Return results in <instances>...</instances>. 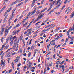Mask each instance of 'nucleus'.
Segmentation results:
<instances>
[{"label": "nucleus", "mask_w": 74, "mask_h": 74, "mask_svg": "<svg viewBox=\"0 0 74 74\" xmlns=\"http://www.w3.org/2000/svg\"><path fill=\"white\" fill-rule=\"evenodd\" d=\"M5 24H3L1 27L2 29L0 32V36H1L3 35V33H4V27L5 26Z\"/></svg>", "instance_id": "1"}, {"label": "nucleus", "mask_w": 74, "mask_h": 74, "mask_svg": "<svg viewBox=\"0 0 74 74\" xmlns=\"http://www.w3.org/2000/svg\"><path fill=\"white\" fill-rule=\"evenodd\" d=\"M3 66L2 67V69L4 68V67L5 66V62L4 61V62H3L2 60L1 61V65H0V66L1 67L2 66Z\"/></svg>", "instance_id": "2"}, {"label": "nucleus", "mask_w": 74, "mask_h": 74, "mask_svg": "<svg viewBox=\"0 0 74 74\" xmlns=\"http://www.w3.org/2000/svg\"><path fill=\"white\" fill-rule=\"evenodd\" d=\"M16 8H14L13 10L12 11V15L11 16L12 17H13L14 18V16H15V14H14V13L15 12V10H16Z\"/></svg>", "instance_id": "3"}, {"label": "nucleus", "mask_w": 74, "mask_h": 74, "mask_svg": "<svg viewBox=\"0 0 74 74\" xmlns=\"http://www.w3.org/2000/svg\"><path fill=\"white\" fill-rule=\"evenodd\" d=\"M44 13L42 14L41 15L40 14L39 15L38 17V19H40V18H41L43 17V16H44Z\"/></svg>", "instance_id": "4"}, {"label": "nucleus", "mask_w": 74, "mask_h": 74, "mask_svg": "<svg viewBox=\"0 0 74 74\" xmlns=\"http://www.w3.org/2000/svg\"><path fill=\"white\" fill-rule=\"evenodd\" d=\"M38 8V7L37 8H35V9L32 12V13L31 14V15H33L35 14L36 12V9H37V8Z\"/></svg>", "instance_id": "5"}, {"label": "nucleus", "mask_w": 74, "mask_h": 74, "mask_svg": "<svg viewBox=\"0 0 74 74\" xmlns=\"http://www.w3.org/2000/svg\"><path fill=\"white\" fill-rule=\"evenodd\" d=\"M8 30H9L8 29L5 30V37L7 36V35L8 34Z\"/></svg>", "instance_id": "6"}, {"label": "nucleus", "mask_w": 74, "mask_h": 74, "mask_svg": "<svg viewBox=\"0 0 74 74\" xmlns=\"http://www.w3.org/2000/svg\"><path fill=\"white\" fill-rule=\"evenodd\" d=\"M20 0H16L15 2H13L12 3V4L13 5V4H16L18 2V3L20 2Z\"/></svg>", "instance_id": "7"}, {"label": "nucleus", "mask_w": 74, "mask_h": 74, "mask_svg": "<svg viewBox=\"0 0 74 74\" xmlns=\"http://www.w3.org/2000/svg\"><path fill=\"white\" fill-rule=\"evenodd\" d=\"M6 45V43H4L3 45H2V48H1V51L3 50V48H4V47H5V45Z\"/></svg>", "instance_id": "8"}, {"label": "nucleus", "mask_w": 74, "mask_h": 74, "mask_svg": "<svg viewBox=\"0 0 74 74\" xmlns=\"http://www.w3.org/2000/svg\"><path fill=\"white\" fill-rule=\"evenodd\" d=\"M16 33V30H14L12 33V35H15Z\"/></svg>", "instance_id": "9"}, {"label": "nucleus", "mask_w": 74, "mask_h": 74, "mask_svg": "<svg viewBox=\"0 0 74 74\" xmlns=\"http://www.w3.org/2000/svg\"><path fill=\"white\" fill-rule=\"evenodd\" d=\"M12 8V7H10V8L8 10H7L6 11L7 12H10V11H11V9Z\"/></svg>", "instance_id": "10"}, {"label": "nucleus", "mask_w": 74, "mask_h": 74, "mask_svg": "<svg viewBox=\"0 0 74 74\" xmlns=\"http://www.w3.org/2000/svg\"><path fill=\"white\" fill-rule=\"evenodd\" d=\"M74 16V12H73L71 14V15H70L71 17L70 18H71L73 16Z\"/></svg>", "instance_id": "11"}, {"label": "nucleus", "mask_w": 74, "mask_h": 74, "mask_svg": "<svg viewBox=\"0 0 74 74\" xmlns=\"http://www.w3.org/2000/svg\"><path fill=\"white\" fill-rule=\"evenodd\" d=\"M10 41H11L12 40V39H13V37L12 36V35H10Z\"/></svg>", "instance_id": "12"}, {"label": "nucleus", "mask_w": 74, "mask_h": 74, "mask_svg": "<svg viewBox=\"0 0 74 74\" xmlns=\"http://www.w3.org/2000/svg\"><path fill=\"white\" fill-rule=\"evenodd\" d=\"M12 71V69H11L10 70H9L8 71H7L6 72V74H7L8 73H11Z\"/></svg>", "instance_id": "13"}, {"label": "nucleus", "mask_w": 74, "mask_h": 74, "mask_svg": "<svg viewBox=\"0 0 74 74\" xmlns=\"http://www.w3.org/2000/svg\"><path fill=\"white\" fill-rule=\"evenodd\" d=\"M61 4H62V3H60L59 4V5L57 6L56 8V9H57V8H59V7H60V5H61Z\"/></svg>", "instance_id": "14"}, {"label": "nucleus", "mask_w": 74, "mask_h": 74, "mask_svg": "<svg viewBox=\"0 0 74 74\" xmlns=\"http://www.w3.org/2000/svg\"><path fill=\"white\" fill-rule=\"evenodd\" d=\"M39 13H40V10H38L36 12V15H38V14H39Z\"/></svg>", "instance_id": "15"}, {"label": "nucleus", "mask_w": 74, "mask_h": 74, "mask_svg": "<svg viewBox=\"0 0 74 74\" xmlns=\"http://www.w3.org/2000/svg\"><path fill=\"white\" fill-rule=\"evenodd\" d=\"M19 52L20 53H21L22 52V50H21V49H20V50H19L18 51L17 53H19Z\"/></svg>", "instance_id": "16"}, {"label": "nucleus", "mask_w": 74, "mask_h": 74, "mask_svg": "<svg viewBox=\"0 0 74 74\" xmlns=\"http://www.w3.org/2000/svg\"><path fill=\"white\" fill-rule=\"evenodd\" d=\"M8 47H9V45H7L5 47L4 49H7L8 48Z\"/></svg>", "instance_id": "17"}, {"label": "nucleus", "mask_w": 74, "mask_h": 74, "mask_svg": "<svg viewBox=\"0 0 74 74\" xmlns=\"http://www.w3.org/2000/svg\"><path fill=\"white\" fill-rule=\"evenodd\" d=\"M19 26V24H18L16 26H15L14 28L13 29H16V27H18V26Z\"/></svg>", "instance_id": "18"}, {"label": "nucleus", "mask_w": 74, "mask_h": 74, "mask_svg": "<svg viewBox=\"0 0 74 74\" xmlns=\"http://www.w3.org/2000/svg\"><path fill=\"white\" fill-rule=\"evenodd\" d=\"M28 22H29L28 21H27L25 23V24L24 25L25 27H26V26H27V23H28Z\"/></svg>", "instance_id": "19"}, {"label": "nucleus", "mask_w": 74, "mask_h": 74, "mask_svg": "<svg viewBox=\"0 0 74 74\" xmlns=\"http://www.w3.org/2000/svg\"><path fill=\"white\" fill-rule=\"evenodd\" d=\"M18 39V38L16 37V38L14 40V44H16V43H15V42H16V40H17V39Z\"/></svg>", "instance_id": "20"}, {"label": "nucleus", "mask_w": 74, "mask_h": 74, "mask_svg": "<svg viewBox=\"0 0 74 74\" xmlns=\"http://www.w3.org/2000/svg\"><path fill=\"white\" fill-rule=\"evenodd\" d=\"M27 19H28V17H26L25 19L23 20V22H25L26 20H27Z\"/></svg>", "instance_id": "21"}, {"label": "nucleus", "mask_w": 74, "mask_h": 74, "mask_svg": "<svg viewBox=\"0 0 74 74\" xmlns=\"http://www.w3.org/2000/svg\"><path fill=\"white\" fill-rule=\"evenodd\" d=\"M9 40V38H8L6 40V44H7L8 42V40Z\"/></svg>", "instance_id": "22"}, {"label": "nucleus", "mask_w": 74, "mask_h": 74, "mask_svg": "<svg viewBox=\"0 0 74 74\" xmlns=\"http://www.w3.org/2000/svg\"><path fill=\"white\" fill-rule=\"evenodd\" d=\"M72 10V8H71L69 10H68V12H67V14H69V13L70 12V11H71Z\"/></svg>", "instance_id": "23"}, {"label": "nucleus", "mask_w": 74, "mask_h": 74, "mask_svg": "<svg viewBox=\"0 0 74 74\" xmlns=\"http://www.w3.org/2000/svg\"><path fill=\"white\" fill-rule=\"evenodd\" d=\"M16 47V44H14L12 48V49H14Z\"/></svg>", "instance_id": "24"}, {"label": "nucleus", "mask_w": 74, "mask_h": 74, "mask_svg": "<svg viewBox=\"0 0 74 74\" xmlns=\"http://www.w3.org/2000/svg\"><path fill=\"white\" fill-rule=\"evenodd\" d=\"M49 29H51V28H49L48 29H44V31H45V32H47V31H48L49 30Z\"/></svg>", "instance_id": "25"}, {"label": "nucleus", "mask_w": 74, "mask_h": 74, "mask_svg": "<svg viewBox=\"0 0 74 74\" xmlns=\"http://www.w3.org/2000/svg\"><path fill=\"white\" fill-rule=\"evenodd\" d=\"M64 62H65V60H64L63 61H62L61 63L60 64L61 65H62V64H63V63H64Z\"/></svg>", "instance_id": "26"}, {"label": "nucleus", "mask_w": 74, "mask_h": 74, "mask_svg": "<svg viewBox=\"0 0 74 74\" xmlns=\"http://www.w3.org/2000/svg\"><path fill=\"white\" fill-rule=\"evenodd\" d=\"M74 37L73 36L71 38V42H73L74 41V40H73V39H74Z\"/></svg>", "instance_id": "27"}, {"label": "nucleus", "mask_w": 74, "mask_h": 74, "mask_svg": "<svg viewBox=\"0 0 74 74\" xmlns=\"http://www.w3.org/2000/svg\"><path fill=\"white\" fill-rule=\"evenodd\" d=\"M60 1H61V0H59L57 1V3L56 4V5H57L58 4L60 3Z\"/></svg>", "instance_id": "28"}, {"label": "nucleus", "mask_w": 74, "mask_h": 74, "mask_svg": "<svg viewBox=\"0 0 74 74\" xmlns=\"http://www.w3.org/2000/svg\"><path fill=\"white\" fill-rule=\"evenodd\" d=\"M31 66H31V65L29 64L28 66L27 67V70H29V69H30V67H31Z\"/></svg>", "instance_id": "29"}, {"label": "nucleus", "mask_w": 74, "mask_h": 74, "mask_svg": "<svg viewBox=\"0 0 74 74\" xmlns=\"http://www.w3.org/2000/svg\"><path fill=\"white\" fill-rule=\"evenodd\" d=\"M35 20V18H34L33 19L32 21H31V22L30 23V24H32V23H33V21H34V20Z\"/></svg>", "instance_id": "30"}, {"label": "nucleus", "mask_w": 74, "mask_h": 74, "mask_svg": "<svg viewBox=\"0 0 74 74\" xmlns=\"http://www.w3.org/2000/svg\"><path fill=\"white\" fill-rule=\"evenodd\" d=\"M35 20V18H34L33 19L32 21H31V22L30 23V24H32V23H33V21H34V20Z\"/></svg>", "instance_id": "31"}, {"label": "nucleus", "mask_w": 74, "mask_h": 74, "mask_svg": "<svg viewBox=\"0 0 74 74\" xmlns=\"http://www.w3.org/2000/svg\"><path fill=\"white\" fill-rule=\"evenodd\" d=\"M35 20V18H34L33 19L32 21H31V22L30 23V24H32V23H33V21H34V20Z\"/></svg>", "instance_id": "32"}, {"label": "nucleus", "mask_w": 74, "mask_h": 74, "mask_svg": "<svg viewBox=\"0 0 74 74\" xmlns=\"http://www.w3.org/2000/svg\"><path fill=\"white\" fill-rule=\"evenodd\" d=\"M35 20V18H34L33 19L32 21H31V22L30 23V24H32V23H33V21H34V20Z\"/></svg>", "instance_id": "33"}, {"label": "nucleus", "mask_w": 74, "mask_h": 74, "mask_svg": "<svg viewBox=\"0 0 74 74\" xmlns=\"http://www.w3.org/2000/svg\"><path fill=\"white\" fill-rule=\"evenodd\" d=\"M19 48V45H18L17 46V47H16V51L18 50V49Z\"/></svg>", "instance_id": "34"}, {"label": "nucleus", "mask_w": 74, "mask_h": 74, "mask_svg": "<svg viewBox=\"0 0 74 74\" xmlns=\"http://www.w3.org/2000/svg\"><path fill=\"white\" fill-rule=\"evenodd\" d=\"M53 10H51L48 13L49 15V14H51V13H52V12H53Z\"/></svg>", "instance_id": "35"}, {"label": "nucleus", "mask_w": 74, "mask_h": 74, "mask_svg": "<svg viewBox=\"0 0 74 74\" xmlns=\"http://www.w3.org/2000/svg\"><path fill=\"white\" fill-rule=\"evenodd\" d=\"M59 38H60V37H59V36H57V38H56V41H57V40H59Z\"/></svg>", "instance_id": "36"}, {"label": "nucleus", "mask_w": 74, "mask_h": 74, "mask_svg": "<svg viewBox=\"0 0 74 74\" xmlns=\"http://www.w3.org/2000/svg\"><path fill=\"white\" fill-rule=\"evenodd\" d=\"M31 55V52H29L28 55V57H30V56Z\"/></svg>", "instance_id": "37"}, {"label": "nucleus", "mask_w": 74, "mask_h": 74, "mask_svg": "<svg viewBox=\"0 0 74 74\" xmlns=\"http://www.w3.org/2000/svg\"><path fill=\"white\" fill-rule=\"evenodd\" d=\"M32 12H29L28 14L27 15V16H29V15H30V14H32Z\"/></svg>", "instance_id": "38"}, {"label": "nucleus", "mask_w": 74, "mask_h": 74, "mask_svg": "<svg viewBox=\"0 0 74 74\" xmlns=\"http://www.w3.org/2000/svg\"><path fill=\"white\" fill-rule=\"evenodd\" d=\"M31 25V24L29 23V25L27 26V27H26L27 29L28 28V27H30Z\"/></svg>", "instance_id": "39"}, {"label": "nucleus", "mask_w": 74, "mask_h": 74, "mask_svg": "<svg viewBox=\"0 0 74 74\" xmlns=\"http://www.w3.org/2000/svg\"><path fill=\"white\" fill-rule=\"evenodd\" d=\"M10 59H11V58H9L8 59V63H9L10 62Z\"/></svg>", "instance_id": "40"}, {"label": "nucleus", "mask_w": 74, "mask_h": 74, "mask_svg": "<svg viewBox=\"0 0 74 74\" xmlns=\"http://www.w3.org/2000/svg\"><path fill=\"white\" fill-rule=\"evenodd\" d=\"M19 42V40H18L17 41V42H16V44L17 45H19L18 44Z\"/></svg>", "instance_id": "41"}, {"label": "nucleus", "mask_w": 74, "mask_h": 74, "mask_svg": "<svg viewBox=\"0 0 74 74\" xmlns=\"http://www.w3.org/2000/svg\"><path fill=\"white\" fill-rule=\"evenodd\" d=\"M32 33V32H29L28 34H27V36H29V35L30 34Z\"/></svg>", "instance_id": "42"}, {"label": "nucleus", "mask_w": 74, "mask_h": 74, "mask_svg": "<svg viewBox=\"0 0 74 74\" xmlns=\"http://www.w3.org/2000/svg\"><path fill=\"white\" fill-rule=\"evenodd\" d=\"M34 51L35 52H37V51H38V49H36L34 50Z\"/></svg>", "instance_id": "43"}, {"label": "nucleus", "mask_w": 74, "mask_h": 74, "mask_svg": "<svg viewBox=\"0 0 74 74\" xmlns=\"http://www.w3.org/2000/svg\"><path fill=\"white\" fill-rule=\"evenodd\" d=\"M4 53L3 54H2L1 56V58L2 59H3V56H4Z\"/></svg>", "instance_id": "44"}, {"label": "nucleus", "mask_w": 74, "mask_h": 74, "mask_svg": "<svg viewBox=\"0 0 74 74\" xmlns=\"http://www.w3.org/2000/svg\"><path fill=\"white\" fill-rule=\"evenodd\" d=\"M13 44V41L12 40L10 42V45H12Z\"/></svg>", "instance_id": "45"}, {"label": "nucleus", "mask_w": 74, "mask_h": 74, "mask_svg": "<svg viewBox=\"0 0 74 74\" xmlns=\"http://www.w3.org/2000/svg\"><path fill=\"white\" fill-rule=\"evenodd\" d=\"M16 58H17V60L19 61V60L20 58V57L18 56V57H17Z\"/></svg>", "instance_id": "46"}, {"label": "nucleus", "mask_w": 74, "mask_h": 74, "mask_svg": "<svg viewBox=\"0 0 74 74\" xmlns=\"http://www.w3.org/2000/svg\"><path fill=\"white\" fill-rule=\"evenodd\" d=\"M35 1H36V0H33L32 1V3L34 4V3H35Z\"/></svg>", "instance_id": "47"}, {"label": "nucleus", "mask_w": 74, "mask_h": 74, "mask_svg": "<svg viewBox=\"0 0 74 74\" xmlns=\"http://www.w3.org/2000/svg\"><path fill=\"white\" fill-rule=\"evenodd\" d=\"M72 30H74V24H73V26L72 27Z\"/></svg>", "instance_id": "48"}, {"label": "nucleus", "mask_w": 74, "mask_h": 74, "mask_svg": "<svg viewBox=\"0 0 74 74\" xmlns=\"http://www.w3.org/2000/svg\"><path fill=\"white\" fill-rule=\"evenodd\" d=\"M49 64L50 66H51L52 65V62H51L50 64Z\"/></svg>", "instance_id": "49"}, {"label": "nucleus", "mask_w": 74, "mask_h": 74, "mask_svg": "<svg viewBox=\"0 0 74 74\" xmlns=\"http://www.w3.org/2000/svg\"><path fill=\"white\" fill-rule=\"evenodd\" d=\"M23 38V36H20V40H22V38Z\"/></svg>", "instance_id": "50"}, {"label": "nucleus", "mask_w": 74, "mask_h": 74, "mask_svg": "<svg viewBox=\"0 0 74 74\" xmlns=\"http://www.w3.org/2000/svg\"><path fill=\"white\" fill-rule=\"evenodd\" d=\"M67 41H68V39L66 38L65 40V43H66V42H67Z\"/></svg>", "instance_id": "51"}, {"label": "nucleus", "mask_w": 74, "mask_h": 74, "mask_svg": "<svg viewBox=\"0 0 74 74\" xmlns=\"http://www.w3.org/2000/svg\"><path fill=\"white\" fill-rule=\"evenodd\" d=\"M67 1H66V0H65V1L64 2V4H66L67 3Z\"/></svg>", "instance_id": "52"}, {"label": "nucleus", "mask_w": 74, "mask_h": 74, "mask_svg": "<svg viewBox=\"0 0 74 74\" xmlns=\"http://www.w3.org/2000/svg\"><path fill=\"white\" fill-rule=\"evenodd\" d=\"M44 0H42L41 2V4H43V3H44Z\"/></svg>", "instance_id": "53"}, {"label": "nucleus", "mask_w": 74, "mask_h": 74, "mask_svg": "<svg viewBox=\"0 0 74 74\" xmlns=\"http://www.w3.org/2000/svg\"><path fill=\"white\" fill-rule=\"evenodd\" d=\"M62 66H62V69H64V66H64V65H62Z\"/></svg>", "instance_id": "54"}, {"label": "nucleus", "mask_w": 74, "mask_h": 74, "mask_svg": "<svg viewBox=\"0 0 74 74\" xmlns=\"http://www.w3.org/2000/svg\"><path fill=\"white\" fill-rule=\"evenodd\" d=\"M32 28H31L29 30V32H32Z\"/></svg>", "instance_id": "55"}, {"label": "nucleus", "mask_w": 74, "mask_h": 74, "mask_svg": "<svg viewBox=\"0 0 74 74\" xmlns=\"http://www.w3.org/2000/svg\"><path fill=\"white\" fill-rule=\"evenodd\" d=\"M7 14V12H5V13L4 15V16H5V15H6Z\"/></svg>", "instance_id": "56"}, {"label": "nucleus", "mask_w": 74, "mask_h": 74, "mask_svg": "<svg viewBox=\"0 0 74 74\" xmlns=\"http://www.w3.org/2000/svg\"><path fill=\"white\" fill-rule=\"evenodd\" d=\"M6 19H7V18H6V17H5V18L4 19V20H3V22H5V21H6Z\"/></svg>", "instance_id": "57"}, {"label": "nucleus", "mask_w": 74, "mask_h": 74, "mask_svg": "<svg viewBox=\"0 0 74 74\" xmlns=\"http://www.w3.org/2000/svg\"><path fill=\"white\" fill-rule=\"evenodd\" d=\"M3 51H2L0 53V55H1L2 53H3Z\"/></svg>", "instance_id": "58"}, {"label": "nucleus", "mask_w": 74, "mask_h": 74, "mask_svg": "<svg viewBox=\"0 0 74 74\" xmlns=\"http://www.w3.org/2000/svg\"><path fill=\"white\" fill-rule=\"evenodd\" d=\"M12 27V26H10L8 29L9 30H10Z\"/></svg>", "instance_id": "59"}, {"label": "nucleus", "mask_w": 74, "mask_h": 74, "mask_svg": "<svg viewBox=\"0 0 74 74\" xmlns=\"http://www.w3.org/2000/svg\"><path fill=\"white\" fill-rule=\"evenodd\" d=\"M21 63H19L18 65H17V66H18V67H19L21 65Z\"/></svg>", "instance_id": "60"}, {"label": "nucleus", "mask_w": 74, "mask_h": 74, "mask_svg": "<svg viewBox=\"0 0 74 74\" xmlns=\"http://www.w3.org/2000/svg\"><path fill=\"white\" fill-rule=\"evenodd\" d=\"M40 62V57H39L38 60V62Z\"/></svg>", "instance_id": "61"}, {"label": "nucleus", "mask_w": 74, "mask_h": 74, "mask_svg": "<svg viewBox=\"0 0 74 74\" xmlns=\"http://www.w3.org/2000/svg\"><path fill=\"white\" fill-rule=\"evenodd\" d=\"M59 36L60 37H63V35L62 34H60Z\"/></svg>", "instance_id": "62"}, {"label": "nucleus", "mask_w": 74, "mask_h": 74, "mask_svg": "<svg viewBox=\"0 0 74 74\" xmlns=\"http://www.w3.org/2000/svg\"><path fill=\"white\" fill-rule=\"evenodd\" d=\"M11 64L12 65V66H14V62H12Z\"/></svg>", "instance_id": "63"}, {"label": "nucleus", "mask_w": 74, "mask_h": 74, "mask_svg": "<svg viewBox=\"0 0 74 74\" xmlns=\"http://www.w3.org/2000/svg\"><path fill=\"white\" fill-rule=\"evenodd\" d=\"M1 40L2 42H3V39H1Z\"/></svg>", "instance_id": "64"}]
</instances>
